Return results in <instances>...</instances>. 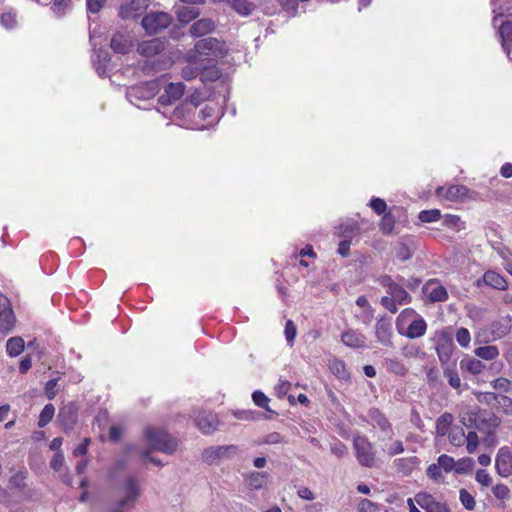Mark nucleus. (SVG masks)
Here are the masks:
<instances>
[{
	"mask_svg": "<svg viewBox=\"0 0 512 512\" xmlns=\"http://www.w3.org/2000/svg\"><path fill=\"white\" fill-rule=\"evenodd\" d=\"M227 54V46L224 42L216 38H204L197 41L194 48L189 50L185 59L187 63H203L202 57H211L213 59L222 58Z\"/></svg>",
	"mask_w": 512,
	"mask_h": 512,
	"instance_id": "1",
	"label": "nucleus"
},
{
	"mask_svg": "<svg viewBox=\"0 0 512 512\" xmlns=\"http://www.w3.org/2000/svg\"><path fill=\"white\" fill-rule=\"evenodd\" d=\"M145 439L150 450H158L166 454H172L177 450L178 441L170 436L164 429L147 427L144 431Z\"/></svg>",
	"mask_w": 512,
	"mask_h": 512,
	"instance_id": "2",
	"label": "nucleus"
},
{
	"mask_svg": "<svg viewBox=\"0 0 512 512\" xmlns=\"http://www.w3.org/2000/svg\"><path fill=\"white\" fill-rule=\"evenodd\" d=\"M460 422L467 428L474 427L481 432L486 431L489 436L499 425V419L496 416L490 415L488 419H480L478 413L473 410L461 414Z\"/></svg>",
	"mask_w": 512,
	"mask_h": 512,
	"instance_id": "3",
	"label": "nucleus"
},
{
	"mask_svg": "<svg viewBox=\"0 0 512 512\" xmlns=\"http://www.w3.org/2000/svg\"><path fill=\"white\" fill-rule=\"evenodd\" d=\"M356 458L361 466L373 467L375 465V453L372 444L365 437L357 436L353 440Z\"/></svg>",
	"mask_w": 512,
	"mask_h": 512,
	"instance_id": "4",
	"label": "nucleus"
},
{
	"mask_svg": "<svg viewBox=\"0 0 512 512\" xmlns=\"http://www.w3.org/2000/svg\"><path fill=\"white\" fill-rule=\"evenodd\" d=\"M172 21V17L166 12H153L147 14L142 19V26L149 34H156L167 28Z\"/></svg>",
	"mask_w": 512,
	"mask_h": 512,
	"instance_id": "5",
	"label": "nucleus"
},
{
	"mask_svg": "<svg viewBox=\"0 0 512 512\" xmlns=\"http://www.w3.org/2000/svg\"><path fill=\"white\" fill-rule=\"evenodd\" d=\"M238 451L235 445L209 447L202 453V459L208 464H216L219 461L235 455Z\"/></svg>",
	"mask_w": 512,
	"mask_h": 512,
	"instance_id": "6",
	"label": "nucleus"
},
{
	"mask_svg": "<svg viewBox=\"0 0 512 512\" xmlns=\"http://www.w3.org/2000/svg\"><path fill=\"white\" fill-rule=\"evenodd\" d=\"M15 316L9 299L0 294V331L9 333L15 325Z\"/></svg>",
	"mask_w": 512,
	"mask_h": 512,
	"instance_id": "7",
	"label": "nucleus"
},
{
	"mask_svg": "<svg viewBox=\"0 0 512 512\" xmlns=\"http://www.w3.org/2000/svg\"><path fill=\"white\" fill-rule=\"evenodd\" d=\"M415 502L426 512H450L445 503L437 501L428 493H418L415 495Z\"/></svg>",
	"mask_w": 512,
	"mask_h": 512,
	"instance_id": "8",
	"label": "nucleus"
},
{
	"mask_svg": "<svg viewBox=\"0 0 512 512\" xmlns=\"http://www.w3.org/2000/svg\"><path fill=\"white\" fill-rule=\"evenodd\" d=\"M195 424L202 433L210 434L217 429L219 420L211 411H200L195 417Z\"/></svg>",
	"mask_w": 512,
	"mask_h": 512,
	"instance_id": "9",
	"label": "nucleus"
},
{
	"mask_svg": "<svg viewBox=\"0 0 512 512\" xmlns=\"http://www.w3.org/2000/svg\"><path fill=\"white\" fill-rule=\"evenodd\" d=\"M184 91L185 85L183 83H170L165 87L164 92L159 96L158 101L164 106L171 105L183 96Z\"/></svg>",
	"mask_w": 512,
	"mask_h": 512,
	"instance_id": "10",
	"label": "nucleus"
},
{
	"mask_svg": "<svg viewBox=\"0 0 512 512\" xmlns=\"http://www.w3.org/2000/svg\"><path fill=\"white\" fill-rule=\"evenodd\" d=\"M145 0H130L120 7L119 15L122 19H136L146 9Z\"/></svg>",
	"mask_w": 512,
	"mask_h": 512,
	"instance_id": "11",
	"label": "nucleus"
},
{
	"mask_svg": "<svg viewBox=\"0 0 512 512\" xmlns=\"http://www.w3.org/2000/svg\"><path fill=\"white\" fill-rule=\"evenodd\" d=\"M468 194V188L464 185H451L448 188L438 187L436 195L448 201H459Z\"/></svg>",
	"mask_w": 512,
	"mask_h": 512,
	"instance_id": "12",
	"label": "nucleus"
},
{
	"mask_svg": "<svg viewBox=\"0 0 512 512\" xmlns=\"http://www.w3.org/2000/svg\"><path fill=\"white\" fill-rule=\"evenodd\" d=\"M341 341L344 345L353 348L361 349L367 347L366 336L358 330L349 329L342 333Z\"/></svg>",
	"mask_w": 512,
	"mask_h": 512,
	"instance_id": "13",
	"label": "nucleus"
},
{
	"mask_svg": "<svg viewBox=\"0 0 512 512\" xmlns=\"http://www.w3.org/2000/svg\"><path fill=\"white\" fill-rule=\"evenodd\" d=\"M509 457L508 446L501 447L496 456L495 467L498 474L502 477L512 475V461Z\"/></svg>",
	"mask_w": 512,
	"mask_h": 512,
	"instance_id": "14",
	"label": "nucleus"
},
{
	"mask_svg": "<svg viewBox=\"0 0 512 512\" xmlns=\"http://www.w3.org/2000/svg\"><path fill=\"white\" fill-rule=\"evenodd\" d=\"M125 497L120 501L121 506H125L130 502L136 501L141 495V486L139 481L134 477H129L124 483Z\"/></svg>",
	"mask_w": 512,
	"mask_h": 512,
	"instance_id": "15",
	"label": "nucleus"
},
{
	"mask_svg": "<svg viewBox=\"0 0 512 512\" xmlns=\"http://www.w3.org/2000/svg\"><path fill=\"white\" fill-rule=\"evenodd\" d=\"M58 417L64 431L68 432L73 429L77 422V409L74 404L70 403L60 409Z\"/></svg>",
	"mask_w": 512,
	"mask_h": 512,
	"instance_id": "16",
	"label": "nucleus"
},
{
	"mask_svg": "<svg viewBox=\"0 0 512 512\" xmlns=\"http://www.w3.org/2000/svg\"><path fill=\"white\" fill-rule=\"evenodd\" d=\"M424 293L433 302H443L448 298L445 287L440 285L436 280L428 281L424 286Z\"/></svg>",
	"mask_w": 512,
	"mask_h": 512,
	"instance_id": "17",
	"label": "nucleus"
},
{
	"mask_svg": "<svg viewBox=\"0 0 512 512\" xmlns=\"http://www.w3.org/2000/svg\"><path fill=\"white\" fill-rule=\"evenodd\" d=\"M427 324L425 320L417 314V317L413 319L407 326L406 330L403 329L402 335L410 339L420 338L426 333Z\"/></svg>",
	"mask_w": 512,
	"mask_h": 512,
	"instance_id": "18",
	"label": "nucleus"
},
{
	"mask_svg": "<svg viewBox=\"0 0 512 512\" xmlns=\"http://www.w3.org/2000/svg\"><path fill=\"white\" fill-rule=\"evenodd\" d=\"M164 50V42L158 38L143 41L138 45L137 51L145 57L158 55Z\"/></svg>",
	"mask_w": 512,
	"mask_h": 512,
	"instance_id": "19",
	"label": "nucleus"
},
{
	"mask_svg": "<svg viewBox=\"0 0 512 512\" xmlns=\"http://www.w3.org/2000/svg\"><path fill=\"white\" fill-rule=\"evenodd\" d=\"M375 335L377 340L385 345V346H391L392 345V329L391 324L389 321L385 319H380L377 321L375 325Z\"/></svg>",
	"mask_w": 512,
	"mask_h": 512,
	"instance_id": "20",
	"label": "nucleus"
},
{
	"mask_svg": "<svg viewBox=\"0 0 512 512\" xmlns=\"http://www.w3.org/2000/svg\"><path fill=\"white\" fill-rule=\"evenodd\" d=\"M132 42L128 36L116 33L111 39V48L116 53L125 54L131 50Z\"/></svg>",
	"mask_w": 512,
	"mask_h": 512,
	"instance_id": "21",
	"label": "nucleus"
},
{
	"mask_svg": "<svg viewBox=\"0 0 512 512\" xmlns=\"http://www.w3.org/2000/svg\"><path fill=\"white\" fill-rule=\"evenodd\" d=\"M215 24L209 18H203L196 21L190 28V32L195 37H201L214 30Z\"/></svg>",
	"mask_w": 512,
	"mask_h": 512,
	"instance_id": "22",
	"label": "nucleus"
},
{
	"mask_svg": "<svg viewBox=\"0 0 512 512\" xmlns=\"http://www.w3.org/2000/svg\"><path fill=\"white\" fill-rule=\"evenodd\" d=\"M482 281L486 285H488L494 289L505 290L507 288L506 280L503 278L502 275H500L499 273H497L495 271H487L484 274Z\"/></svg>",
	"mask_w": 512,
	"mask_h": 512,
	"instance_id": "23",
	"label": "nucleus"
},
{
	"mask_svg": "<svg viewBox=\"0 0 512 512\" xmlns=\"http://www.w3.org/2000/svg\"><path fill=\"white\" fill-rule=\"evenodd\" d=\"M502 38V45L508 54V57L512 60V22L502 24L499 30Z\"/></svg>",
	"mask_w": 512,
	"mask_h": 512,
	"instance_id": "24",
	"label": "nucleus"
},
{
	"mask_svg": "<svg viewBox=\"0 0 512 512\" xmlns=\"http://www.w3.org/2000/svg\"><path fill=\"white\" fill-rule=\"evenodd\" d=\"M443 374L446 377L449 385L453 389H459L461 387V378L457 371L455 362H453L449 365L443 366Z\"/></svg>",
	"mask_w": 512,
	"mask_h": 512,
	"instance_id": "25",
	"label": "nucleus"
},
{
	"mask_svg": "<svg viewBox=\"0 0 512 512\" xmlns=\"http://www.w3.org/2000/svg\"><path fill=\"white\" fill-rule=\"evenodd\" d=\"M384 367L388 372L397 376H405L408 372L406 365L397 358H386L384 360Z\"/></svg>",
	"mask_w": 512,
	"mask_h": 512,
	"instance_id": "26",
	"label": "nucleus"
},
{
	"mask_svg": "<svg viewBox=\"0 0 512 512\" xmlns=\"http://www.w3.org/2000/svg\"><path fill=\"white\" fill-rule=\"evenodd\" d=\"M198 8L191 6H179L176 8V15L181 23H189L199 16Z\"/></svg>",
	"mask_w": 512,
	"mask_h": 512,
	"instance_id": "27",
	"label": "nucleus"
},
{
	"mask_svg": "<svg viewBox=\"0 0 512 512\" xmlns=\"http://www.w3.org/2000/svg\"><path fill=\"white\" fill-rule=\"evenodd\" d=\"M454 421V417L451 413H443L436 422V433L439 436L447 435L451 430V425Z\"/></svg>",
	"mask_w": 512,
	"mask_h": 512,
	"instance_id": "28",
	"label": "nucleus"
},
{
	"mask_svg": "<svg viewBox=\"0 0 512 512\" xmlns=\"http://www.w3.org/2000/svg\"><path fill=\"white\" fill-rule=\"evenodd\" d=\"M417 464L418 460L416 457L400 458L394 461V466L397 471L401 472L405 476L411 474Z\"/></svg>",
	"mask_w": 512,
	"mask_h": 512,
	"instance_id": "29",
	"label": "nucleus"
},
{
	"mask_svg": "<svg viewBox=\"0 0 512 512\" xmlns=\"http://www.w3.org/2000/svg\"><path fill=\"white\" fill-rule=\"evenodd\" d=\"M24 345L25 343L22 337H12L8 339L6 343V352L10 357H16L23 352Z\"/></svg>",
	"mask_w": 512,
	"mask_h": 512,
	"instance_id": "30",
	"label": "nucleus"
},
{
	"mask_svg": "<svg viewBox=\"0 0 512 512\" xmlns=\"http://www.w3.org/2000/svg\"><path fill=\"white\" fill-rule=\"evenodd\" d=\"M417 317V313L413 309H404L396 319V328L399 333H403V329L408 325L413 319Z\"/></svg>",
	"mask_w": 512,
	"mask_h": 512,
	"instance_id": "31",
	"label": "nucleus"
},
{
	"mask_svg": "<svg viewBox=\"0 0 512 512\" xmlns=\"http://www.w3.org/2000/svg\"><path fill=\"white\" fill-rule=\"evenodd\" d=\"M268 475L265 472H252L247 478L246 482L253 489H261L266 485Z\"/></svg>",
	"mask_w": 512,
	"mask_h": 512,
	"instance_id": "32",
	"label": "nucleus"
},
{
	"mask_svg": "<svg viewBox=\"0 0 512 512\" xmlns=\"http://www.w3.org/2000/svg\"><path fill=\"white\" fill-rule=\"evenodd\" d=\"M474 353L477 357L487 361L494 360L499 356L498 348L493 345L478 347L474 350Z\"/></svg>",
	"mask_w": 512,
	"mask_h": 512,
	"instance_id": "33",
	"label": "nucleus"
},
{
	"mask_svg": "<svg viewBox=\"0 0 512 512\" xmlns=\"http://www.w3.org/2000/svg\"><path fill=\"white\" fill-rule=\"evenodd\" d=\"M461 368L466 369L469 373L473 375H478L483 372L485 369V365L478 359L470 358L467 360H462Z\"/></svg>",
	"mask_w": 512,
	"mask_h": 512,
	"instance_id": "34",
	"label": "nucleus"
},
{
	"mask_svg": "<svg viewBox=\"0 0 512 512\" xmlns=\"http://www.w3.org/2000/svg\"><path fill=\"white\" fill-rule=\"evenodd\" d=\"M436 352H437L439 361L442 364V367L450 364L449 361H450L451 352H452V344L450 342L439 344L436 347Z\"/></svg>",
	"mask_w": 512,
	"mask_h": 512,
	"instance_id": "35",
	"label": "nucleus"
},
{
	"mask_svg": "<svg viewBox=\"0 0 512 512\" xmlns=\"http://www.w3.org/2000/svg\"><path fill=\"white\" fill-rule=\"evenodd\" d=\"M55 415V407L53 404H47L44 406L43 410L40 413L38 426L40 428L45 427L54 417Z\"/></svg>",
	"mask_w": 512,
	"mask_h": 512,
	"instance_id": "36",
	"label": "nucleus"
},
{
	"mask_svg": "<svg viewBox=\"0 0 512 512\" xmlns=\"http://www.w3.org/2000/svg\"><path fill=\"white\" fill-rule=\"evenodd\" d=\"M388 293L399 304H403L404 302H407L410 298L409 294L406 292V290L398 284L391 286V289L388 290Z\"/></svg>",
	"mask_w": 512,
	"mask_h": 512,
	"instance_id": "37",
	"label": "nucleus"
},
{
	"mask_svg": "<svg viewBox=\"0 0 512 512\" xmlns=\"http://www.w3.org/2000/svg\"><path fill=\"white\" fill-rule=\"evenodd\" d=\"M447 435L449 442L455 447H461L465 443V433L461 428H452Z\"/></svg>",
	"mask_w": 512,
	"mask_h": 512,
	"instance_id": "38",
	"label": "nucleus"
},
{
	"mask_svg": "<svg viewBox=\"0 0 512 512\" xmlns=\"http://www.w3.org/2000/svg\"><path fill=\"white\" fill-rule=\"evenodd\" d=\"M204 68H205L204 63H200V62H198L197 64L188 63V65L185 68H183V70H182V76L186 80H191V79L195 78L199 74V72Z\"/></svg>",
	"mask_w": 512,
	"mask_h": 512,
	"instance_id": "39",
	"label": "nucleus"
},
{
	"mask_svg": "<svg viewBox=\"0 0 512 512\" xmlns=\"http://www.w3.org/2000/svg\"><path fill=\"white\" fill-rule=\"evenodd\" d=\"M418 218L423 223L436 222L441 219V212L439 209L423 210Z\"/></svg>",
	"mask_w": 512,
	"mask_h": 512,
	"instance_id": "40",
	"label": "nucleus"
},
{
	"mask_svg": "<svg viewBox=\"0 0 512 512\" xmlns=\"http://www.w3.org/2000/svg\"><path fill=\"white\" fill-rule=\"evenodd\" d=\"M232 7L239 14L247 16L253 10V5L248 0H233Z\"/></svg>",
	"mask_w": 512,
	"mask_h": 512,
	"instance_id": "41",
	"label": "nucleus"
},
{
	"mask_svg": "<svg viewBox=\"0 0 512 512\" xmlns=\"http://www.w3.org/2000/svg\"><path fill=\"white\" fill-rule=\"evenodd\" d=\"M459 499L461 504L467 509V510H474L476 506V501L474 496L469 493L466 489H461L459 491Z\"/></svg>",
	"mask_w": 512,
	"mask_h": 512,
	"instance_id": "42",
	"label": "nucleus"
},
{
	"mask_svg": "<svg viewBox=\"0 0 512 512\" xmlns=\"http://www.w3.org/2000/svg\"><path fill=\"white\" fill-rule=\"evenodd\" d=\"M252 399L255 405H257L258 407L263 408L271 413H274V411H272L268 406L269 398L263 392L255 391L252 394Z\"/></svg>",
	"mask_w": 512,
	"mask_h": 512,
	"instance_id": "43",
	"label": "nucleus"
},
{
	"mask_svg": "<svg viewBox=\"0 0 512 512\" xmlns=\"http://www.w3.org/2000/svg\"><path fill=\"white\" fill-rule=\"evenodd\" d=\"M330 369L333 374H335L338 378L345 379L348 377V373L346 371V367L343 361L334 360L330 364Z\"/></svg>",
	"mask_w": 512,
	"mask_h": 512,
	"instance_id": "44",
	"label": "nucleus"
},
{
	"mask_svg": "<svg viewBox=\"0 0 512 512\" xmlns=\"http://www.w3.org/2000/svg\"><path fill=\"white\" fill-rule=\"evenodd\" d=\"M465 441L467 452L469 454L474 453L479 445V438L477 433L475 431L468 432V434L465 435Z\"/></svg>",
	"mask_w": 512,
	"mask_h": 512,
	"instance_id": "45",
	"label": "nucleus"
},
{
	"mask_svg": "<svg viewBox=\"0 0 512 512\" xmlns=\"http://www.w3.org/2000/svg\"><path fill=\"white\" fill-rule=\"evenodd\" d=\"M437 463L445 472L449 473L452 470H455V460L453 457L442 454L438 457Z\"/></svg>",
	"mask_w": 512,
	"mask_h": 512,
	"instance_id": "46",
	"label": "nucleus"
},
{
	"mask_svg": "<svg viewBox=\"0 0 512 512\" xmlns=\"http://www.w3.org/2000/svg\"><path fill=\"white\" fill-rule=\"evenodd\" d=\"M27 471H19L14 474L10 479V486L16 489L25 488V480H26Z\"/></svg>",
	"mask_w": 512,
	"mask_h": 512,
	"instance_id": "47",
	"label": "nucleus"
},
{
	"mask_svg": "<svg viewBox=\"0 0 512 512\" xmlns=\"http://www.w3.org/2000/svg\"><path fill=\"white\" fill-rule=\"evenodd\" d=\"M456 340L461 347H468L471 342V335L468 329L459 328L456 332Z\"/></svg>",
	"mask_w": 512,
	"mask_h": 512,
	"instance_id": "48",
	"label": "nucleus"
},
{
	"mask_svg": "<svg viewBox=\"0 0 512 512\" xmlns=\"http://www.w3.org/2000/svg\"><path fill=\"white\" fill-rule=\"evenodd\" d=\"M359 512H380V506L368 499H362L358 503Z\"/></svg>",
	"mask_w": 512,
	"mask_h": 512,
	"instance_id": "49",
	"label": "nucleus"
},
{
	"mask_svg": "<svg viewBox=\"0 0 512 512\" xmlns=\"http://www.w3.org/2000/svg\"><path fill=\"white\" fill-rule=\"evenodd\" d=\"M473 460L471 458H462L455 462V471L459 474H464L470 471L473 467Z\"/></svg>",
	"mask_w": 512,
	"mask_h": 512,
	"instance_id": "50",
	"label": "nucleus"
},
{
	"mask_svg": "<svg viewBox=\"0 0 512 512\" xmlns=\"http://www.w3.org/2000/svg\"><path fill=\"white\" fill-rule=\"evenodd\" d=\"M427 383L431 387H437L441 384L440 373L437 367H431L427 371Z\"/></svg>",
	"mask_w": 512,
	"mask_h": 512,
	"instance_id": "51",
	"label": "nucleus"
},
{
	"mask_svg": "<svg viewBox=\"0 0 512 512\" xmlns=\"http://www.w3.org/2000/svg\"><path fill=\"white\" fill-rule=\"evenodd\" d=\"M511 385V381L504 377H499L492 382L493 388L502 392H509L511 390Z\"/></svg>",
	"mask_w": 512,
	"mask_h": 512,
	"instance_id": "52",
	"label": "nucleus"
},
{
	"mask_svg": "<svg viewBox=\"0 0 512 512\" xmlns=\"http://www.w3.org/2000/svg\"><path fill=\"white\" fill-rule=\"evenodd\" d=\"M394 218L391 214H385L380 222V228L383 233L389 234L394 228Z\"/></svg>",
	"mask_w": 512,
	"mask_h": 512,
	"instance_id": "53",
	"label": "nucleus"
},
{
	"mask_svg": "<svg viewBox=\"0 0 512 512\" xmlns=\"http://www.w3.org/2000/svg\"><path fill=\"white\" fill-rule=\"evenodd\" d=\"M475 480L484 487H488L492 484V477L484 469L477 470Z\"/></svg>",
	"mask_w": 512,
	"mask_h": 512,
	"instance_id": "54",
	"label": "nucleus"
},
{
	"mask_svg": "<svg viewBox=\"0 0 512 512\" xmlns=\"http://www.w3.org/2000/svg\"><path fill=\"white\" fill-rule=\"evenodd\" d=\"M492 492L497 499L504 500L508 498L510 490L504 484H497L493 487Z\"/></svg>",
	"mask_w": 512,
	"mask_h": 512,
	"instance_id": "55",
	"label": "nucleus"
},
{
	"mask_svg": "<svg viewBox=\"0 0 512 512\" xmlns=\"http://www.w3.org/2000/svg\"><path fill=\"white\" fill-rule=\"evenodd\" d=\"M496 399L499 406L503 409V411L508 415H512V399L504 395Z\"/></svg>",
	"mask_w": 512,
	"mask_h": 512,
	"instance_id": "56",
	"label": "nucleus"
},
{
	"mask_svg": "<svg viewBox=\"0 0 512 512\" xmlns=\"http://www.w3.org/2000/svg\"><path fill=\"white\" fill-rule=\"evenodd\" d=\"M386 452L389 456H395L397 454L403 453L404 445H403L402 441H400V440L393 441L387 448Z\"/></svg>",
	"mask_w": 512,
	"mask_h": 512,
	"instance_id": "57",
	"label": "nucleus"
},
{
	"mask_svg": "<svg viewBox=\"0 0 512 512\" xmlns=\"http://www.w3.org/2000/svg\"><path fill=\"white\" fill-rule=\"evenodd\" d=\"M285 337L289 343H292L296 337V326L292 320H288L285 324Z\"/></svg>",
	"mask_w": 512,
	"mask_h": 512,
	"instance_id": "58",
	"label": "nucleus"
},
{
	"mask_svg": "<svg viewBox=\"0 0 512 512\" xmlns=\"http://www.w3.org/2000/svg\"><path fill=\"white\" fill-rule=\"evenodd\" d=\"M0 19H1V24L7 29L13 28L16 24L15 14H13L11 12L3 13L1 15Z\"/></svg>",
	"mask_w": 512,
	"mask_h": 512,
	"instance_id": "59",
	"label": "nucleus"
},
{
	"mask_svg": "<svg viewBox=\"0 0 512 512\" xmlns=\"http://www.w3.org/2000/svg\"><path fill=\"white\" fill-rule=\"evenodd\" d=\"M443 224L446 227L456 228L460 229V224H462L461 219L459 216L456 215H446L443 220Z\"/></svg>",
	"mask_w": 512,
	"mask_h": 512,
	"instance_id": "60",
	"label": "nucleus"
},
{
	"mask_svg": "<svg viewBox=\"0 0 512 512\" xmlns=\"http://www.w3.org/2000/svg\"><path fill=\"white\" fill-rule=\"evenodd\" d=\"M427 475L433 480H439L442 477L441 467L438 463L430 464L427 468Z\"/></svg>",
	"mask_w": 512,
	"mask_h": 512,
	"instance_id": "61",
	"label": "nucleus"
},
{
	"mask_svg": "<svg viewBox=\"0 0 512 512\" xmlns=\"http://www.w3.org/2000/svg\"><path fill=\"white\" fill-rule=\"evenodd\" d=\"M58 379H51L45 385V394L49 400H52L56 396V386Z\"/></svg>",
	"mask_w": 512,
	"mask_h": 512,
	"instance_id": "62",
	"label": "nucleus"
},
{
	"mask_svg": "<svg viewBox=\"0 0 512 512\" xmlns=\"http://www.w3.org/2000/svg\"><path fill=\"white\" fill-rule=\"evenodd\" d=\"M331 452L338 458H342L347 455V447L342 442L332 444Z\"/></svg>",
	"mask_w": 512,
	"mask_h": 512,
	"instance_id": "63",
	"label": "nucleus"
},
{
	"mask_svg": "<svg viewBox=\"0 0 512 512\" xmlns=\"http://www.w3.org/2000/svg\"><path fill=\"white\" fill-rule=\"evenodd\" d=\"M370 206L377 214H382L386 210V203L380 198H373L370 202Z\"/></svg>",
	"mask_w": 512,
	"mask_h": 512,
	"instance_id": "64",
	"label": "nucleus"
}]
</instances>
